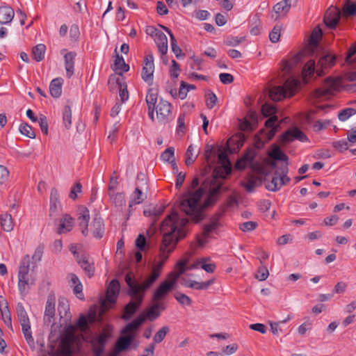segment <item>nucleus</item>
<instances>
[{
	"label": "nucleus",
	"mask_w": 356,
	"mask_h": 356,
	"mask_svg": "<svg viewBox=\"0 0 356 356\" xmlns=\"http://www.w3.org/2000/svg\"><path fill=\"white\" fill-rule=\"evenodd\" d=\"M270 156L275 160L287 161L288 156L279 148L275 147L270 153Z\"/></svg>",
	"instance_id": "obj_51"
},
{
	"label": "nucleus",
	"mask_w": 356,
	"mask_h": 356,
	"mask_svg": "<svg viewBox=\"0 0 356 356\" xmlns=\"http://www.w3.org/2000/svg\"><path fill=\"white\" fill-rule=\"evenodd\" d=\"M356 114V110L353 108H347L339 113V120L343 122L348 120L352 115Z\"/></svg>",
	"instance_id": "obj_52"
},
{
	"label": "nucleus",
	"mask_w": 356,
	"mask_h": 356,
	"mask_svg": "<svg viewBox=\"0 0 356 356\" xmlns=\"http://www.w3.org/2000/svg\"><path fill=\"white\" fill-rule=\"evenodd\" d=\"M115 52L117 53V49H115ZM114 65L117 69L121 70L122 72H128L129 70V65L125 63V61L122 56L116 54Z\"/></svg>",
	"instance_id": "obj_44"
},
{
	"label": "nucleus",
	"mask_w": 356,
	"mask_h": 356,
	"mask_svg": "<svg viewBox=\"0 0 356 356\" xmlns=\"http://www.w3.org/2000/svg\"><path fill=\"white\" fill-rule=\"evenodd\" d=\"M157 99L158 93L153 88H149L145 98L147 108L156 107Z\"/></svg>",
	"instance_id": "obj_39"
},
{
	"label": "nucleus",
	"mask_w": 356,
	"mask_h": 356,
	"mask_svg": "<svg viewBox=\"0 0 356 356\" xmlns=\"http://www.w3.org/2000/svg\"><path fill=\"white\" fill-rule=\"evenodd\" d=\"M339 88V81L332 77H328L325 79L323 87L314 91V96L317 98L325 97L331 95L333 92L338 90Z\"/></svg>",
	"instance_id": "obj_12"
},
{
	"label": "nucleus",
	"mask_w": 356,
	"mask_h": 356,
	"mask_svg": "<svg viewBox=\"0 0 356 356\" xmlns=\"http://www.w3.org/2000/svg\"><path fill=\"white\" fill-rule=\"evenodd\" d=\"M92 235L95 238L100 239L103 237L105 232V227L103 219L96 216L92 223Z\"/></svg>",
	"instance_id": "obj_25"
},
{
	"label": "nucleus",
	"mask_w": 356,
	"mask_h": 356,
	"mask_svg": "<svg viewBox=\"0 0 356 356\" xmlns=\"http://www.w3.org/2000/svg\"><path fill=\"white\" fill-rule=\"evenodd\" d=\"M170 45L172 51L175 54L177 58L184 56V54L182 53L181 49L177 45L175 35H171Z\"/></svg>",
	"instance_id": "obj_53"
},
{
	"label": "nucleus",
	"mask_w": 356,
	"mask_h": 356,
	"mask_svg": "<svg viewBox=\"0 0 356 356\" xmlns=\"http://www.w3.org/2000/svg\"><path fill=\"white\" fill-rule=\"evenodd\" d=\"M128 295L131 296L133 300L124 307L122 318L125 321H128L132 317L141 305L144 299V297L139 293H137V295H132L130 288H129L128 290Z\"/></svg>",
	"instance_id": "obj_10"
},
{
	"label": "nucleus",
	"mask_w": 356,
	"mask_h": 356,
	"mask_svg": "<svg viewBox=\"0 0 356 356\" xmlns=\"http://www.w3.org/2000/svg\"><path fill=\"white\" fill-rule=\"evenodd\" d=\"M304 56V53L303 52H300L298 54H297L296 55H295L291 59L290 61H284V66H283V70L284 71H286V72H289L291 68L295 66L296 65H297L298 63H299L302 57Z\"/></svg>",
	"instance_id": "obj_37"
},
{
	"label": "nucleus",
	"mask_w": 356,
	"mask_h": 356,
	"mask_svg": "<svg viewBox=\"0 0 356 356\" xmlns=\"http://www.w3.org/2000/svg\"><path fill=\"white\" fill-rule=\"evenodd\" d=\"M75 339L72 333H67L62 339L60 348L56 352V356H72L74 354Z\"/></svg>",
	"instance_id": "obj_14"
},
{
	"label": "nucleus",
	"mask_w": 356,
	"mask_h": 356,
	"mask_svg": "<svg viewBox=\"0 0 356 356\" xmlns=\"http://www.w3.org/2000/svg\"><path fill=\"white\" fill-rule=\"evenodd\" d=\"M1 316L4 323L9 327H12V319L10 312L8 309V306H5L3 308H1Z\"/></svg>",
	"instance_id": "obj_55"
},
{
	"label": "nucleus",
	"mask_w": 356,
	"mask_h": 356,
	"mask_svg": "<svg viewBox=\"0 0 356 356\" xmlns=\"http://www.w3.org/2000/svg\"><path fill=\"white\" fill-rule=\"evenodd\" d=\"M63 121L67 129H69L72 125V109L70 105L65 106L63 110Z\"/></svg>",
	"instance_id": "obj_40"
},
{
	"label": "nucleus",
	"mask_w": 356,
	"mask_h": 356,
	"mask_svg": "<svg viewBox=\"0 0 356 356\" xmlns=\"http://www.w3.org/2000/svg\"><path fill=\"white\" fill-rule=\"evenodd\" d=\"M45 51L46 46L44 44H37L32 49L33 58L38 62L42 60L44 58Z\"/></svg>",
	"instance_id": "obj_36"
},
{
	"label": "nucleus",
	"mask_w": 356,
	"mask_h": 356,
	"mask_svg": "<svg viewBox=\"0 0 356 356\" xmlns=\"http://www.w3.org/2000/svg\"><path fill=\"white\" fill-rule=\"evenodd\" d=\"M343 14L346 17L354 16L356 15V3L351 2L350 0H346L343 8Z\"/></svg>",
	"instance_id": "obj_42"
},
{
	"label": "nucleus",
	"mask_w": 356,
	"mask_h": 356,
	"mask_svg": "<svg viewBox=\"0 0 356 356\" xmlns=\"http://www.w3.org/2000/svg\"><path fill=\"white\" fill-rule=\"evenodd\" d=\"M322 36V31L319 27H316L308 40V47H307V50L309 51V54L313 55L316 51H317L318 47V40Z\"/></svg>",
	"instance_id": "obj_22"
},
{
	"label": "nucleus",
	"mask_w": 356,
	"mask_h": 356,
	"mask_svg": "<svg viewBox=\"0 0 356 356\" xmlns=\"http://www.w3.org/2000/svg\"><path fill=\"white\" fill-rule=\"evenodd\" d=\"M205 191L200 188L195 191H188L180 197L179 209L195 222H199L204 218V207L201 203V199Z\"/></svg>",
	"instance_id": "obj_2"
},
{
	"label": "nucleus",
	"mask_w": 356,
	"mask_h": 356,
	"mask_svg": "<svg viewBox=\"0 0 356 356\" xmlns=\"http://www.w3.org/2000/svg\"><path fill=\"white\" fill-rule=\"evenodd\" d=\"M155 108L157 119L159 121H165L171 113L172 105L167 100L160 98Z\"/></svg>",
	"instance_id": "obj_18"
},
{
	"label": "nucleus",
	"mask_w": 356,
	"mask_h": 356,
	"mask_svg": "<svg viewBox=\"0 0 356 356\" xmlns=\"http://www.w3.org/2000/svg\"><path fill=\"white\" fill-rule=\"evenodd\" d=\"M0 223L1 228L5 232H11L14 228V222L12 215L8 213H2L0 216Z\"/></svg>",
	"instance_id": "obj_32"
},
{
	"label": "nucleus",
	"mask_w": 356,
	"mask_h": 356,
	"mask_svg": "<svg viewBox=\"0 0 356 356\" xmlns=\"http://www.w3.org/2000/svg\"><path fill=\"white\" fill-rule=\"evenodd\" d=\"M147 195L144 193V191H142L138 188H135V191L131 194L130 197L129 207H131L134 204H138L142 203L145 199H146Z\"/></svg>",
	"instance_id": "obj_35"
},
{
	"label": "nucleus",
	"mask_w": 356,
	"mask_h": 356,
	"mask_svg": "<svg viewBox=\"0 0 356 356\" xmlns=\"http://www.w3.org/2000/svg\"><path fill=\"white\" fill-rule=\"evenodd\" d=\"M300 85L298 79L291 77L286 80L284 86H274L269 91V96L273 101L278 102L287 97H291Z\"/></svg>",
	"instance_id": "obj_6"
},
{
	"label": "nucleus",
	"mask_w": 356,
	"mask_h": 356,
	"mask_svg": "<svg viewBox=\"0 0 356 356\" xmlns=\"http://www.w3.org/2000/svg\"><path fill=\"white\" fill-rule=\"evenodd\" d=\"M158 277L157 273H151L149 277L143 284H139L135 280L134 274L129 272L125 275L124 280L128 287L130 288L132 295L139 293L145 297L146 291L155 282Z\"/></svg>",
	"instance_id": "obj_7"
},
{
	"label": "nucleus",
	"mask_w": 356,
	"mask_h": 356,
	"mask_svg": "<svg viewBox=\"0 0 356 356\" xmlns=\"http://www.w3.org/2000/svg\"><path fill=\"white\" fill-rule=\"evenodd\" d=\"M154 42L156 44L159 51L161 55V58L164 60V56L168 52V38L167 36L163 32H158ZM165 63L167 60H163Z\"/></svg>",
	"instance_id": "obj_24"
},
{
	"label": "nucleus",
	"mask_w": 356,
	"mask_h": 356,
	"mask_svg": "<svg viewBox=\"0 0 356 356\" xmlns=\"http://www.w3.org/2000/svg\"><path fill=\"white\" fill-rule=\"evenodd\" d=\"M145 320L146 316L143 314L139 315L136 318L124 326L120 332L121 334H135Z\"/></svg>",
	"instance_id": "obj_21"
},
{
	"label": "nucleus",
	"mask_w": 356,
	"mask_h": 356,
	"mask_svg": "<svg viewBox=\"0 0 356 356\" xmlns=\"http://www.w3.org/2000/svg\"><path fill=\"white\" fill-rule=\"evenodd\" d=\"M16 312L19 323L29 321V318L28 316L27 312H26L22 303H17Z\"/></svg>",
	"instance_id": "obj_43"
},
{
	"label": "nucleus",
	"mask_w": 356,
	"mask_h": 356,
	"mask_svg": "<svg viewBox=\"0 0 356 356\" xmlns=\"http://www.w3.org/2000/svg\"><path fill=\"white\" fill-rule=\"evenodd\" d=\"M143 314L146 316V318H148L149 321H154L160 316L161 313L154 306H152L148 309L147 314Z\"/></svg>",
	"instance_id": "obj_64"
},
{
	"label": "nucleus",
	"mask_w": 356,
	"mask_h": 356,
	"mask_svg": "<svg viewBox=\"0 0 356 356\" xmlns=\"http://www.w3.org/2000/svg\"><path fill=\"white\" fill-rule=\"evenodd\" d=\"M131 345L122 335L120 336L115 343V351L120 353L127 350Z\"/></svg>",
	"instance_id": "obj_47"
},
{
	"label": "nucleus",
	"mask_w": 356,
	"mask_h": 356,
	"mask_svg": "<svg viewBox=\"0 0 356 356\" xmlns=\"http://www.w3.org/2000/svg\"><path fill=\"white\" fill-rule=\"evenodd\" d=\"M280 26H275L269 33V39L272 42L275 43L279 41L280 38Z\"/></svg>",
	"instance_id": "obj_61"
},
{
	"label": "nucleus",
	"mask_w": 356,
	"mask_h": 356,
	"mask_svg": "<svg viewBox=\"0 0 356 356\" xmlns=\"http://www.w3.org/2000/svg\"><path fill=\"white\" fill-rule=\"evenodd\" d=\"M109 335L106 333H102L90 341L92 352L95 356H101L104 351V346Z\"/></svg>",
	"instance_id": "obj_19"
},
{
	"label": "nucleus",
	"mask_w": 356,
	"mask_h": 356,
	"mask_svg": "<svg viewBox=\"0 0 356 356\" xmlns=\"http://www.w3.org/2000/svg\"><path fill=\"white\" fill-rule=\"evenodd\" d=\"M30 266V257L29 255H25L19 265L18 275H29Z\"/></svg>",
	"instance_id": "obj_41"
},
{
	"label": "nucleus",
	"mask_w": 356,
	"mask_h": 356,
	"mask_svg": "<svg viewBox=\"0 0 356 356\" xmlns=\"http://www.w3.org/2000/svg\"><path fill=\"white\" fill-rule=\"evenodd\" d=\"M55 304L56 298L54 296L49 295L47 298V300L45 305L44 316V320L45 321L51 322V318L55 315Z\"/></svg>",
	"instance_id": "obj_27"
},
{
	"label": "nucleus",
	"mask_w": 356,
	"mask_h": 356,
	"mask_svg": "<svg viewBox=\"0 0 356 356\" xmlns=\"http://www.w3.org/2000/svg\"><path fill=\"white\" fill-rule=\"evenodd\" d=\"M258 224L254 221H248L240 224L239 228L243 232H251L257 228Z\"/></svg>",
	"instance_id": "obj_59"
},
{
	"label": "nucleus",
	"mask_w": 356,
	"mask_h": 356,
	"mask_svg": "<svg viewBox=\"0 0 356 356\" xmlns=\"http://www.w3.org/2000/svg\"><path fill=\"white\" fill-rule=\"evenodd\" d=\"M73 227V218L68 214L63 215V218L60 219L59 227L58 229V234L70 232Z\"/></svg>",
	"instance_id": "obj_30"
},
{
	"label": "nucleus",
	"mask_w": 356,
	"mask_h": 356,
	"mask_svg": "<svg viewBox=\"0 0 356 356\" xmlns=\"http://www.w3.org/2000/svg\"><path fill=\"white\" fill-rule=\"evenodd\" d=\"M269 275L268 270L266 267L261 265V266L259 268L257 273L256 275V278L259 281L266 280Z\"/></svg>",
	"instance_id": "obj_62"
},
{
	"label": "nucleus",
	"mask_w": 356,
	"mask_h": 356,
	"mask_svg": "<svg viewBox=\"0 0 356 356\" xmlns=\"http://www.w3.org/2000/svg\"><path fill=\"white\" fill-rule=\"evenodd\" d=\"M154 72V56L152 54L145 56L143 60V67L142 70V79L143 80L152 84L153 81V74Z\"/></svg>",
	"instance_id": "obj_15"
},
{
	"label": "nucleus",
	"mask_w": 356,
	"mask_h": 356,
	"mask_svg": "<svg viewBox=\"0 0 356 356\" xmlns=\"http://www.w3.org/2000/svg\"><path fill=\"white\" fill-rule=\"evenodd\" d=\"M295 139L301 142L308 141L307 136L297 127L288 129L281 136V142L283 143H290Z\"/></svg>",
	"instance_id": "obj_16"
},
{
	"label": "nucleus",
	"mask_w": 356,
	"mask_h": 356,
	"mask_svg": "<svg viewBox=\"0 0 356 356\" xmlns=\"http://www.w3.org/2000/svg\"><path fill=\"white\" fill-rule=\"evenodd\" d=\"M278 118L277 115H274L270 117L266 121L265 126L267 128H270V131L268 134V138L271 139L275 134L277 131V128L279 127L278 124H275L277 121Z\"/></svg>",
	"instance_id": "obj_34"
},
{
	"label": "nucleus",
	"mask_w": 356,
	"mask_h": 356,
	"mask_svg": "<svg viewBox=\"0 0 356 356\" xmlns=\"http://www.w3.org/2000/svg\"><path fill=\"white\" fill-rule=\"evenodd\" d=\"M218 159L222 163V165L216 167L213 172V179L209 184L208 191L211 198L213 199L222 191V179H225L227 175L232 172V165L229 162L227 155L225 153H220L218 155Z\"/></svg>",
	"instance_id": "obj_3"
},
{
	"label": "nucleus",
	"mask_w": 356,
	"mask_h": 356,
	"mask_svg": "<svg viewBox=\"0 0 356 356\" xmlns=\"http://www.w3.org/2000/svg\"><path fill=\"white\" fill-rule=\"evenodd\" d=\"M273 10L277 14H280L282 13H286L290 10V8L289 6L286 5L285 2H283L282 1L274 6Z\"/></svg>",
	"instance_id": "obj_63"
},
{
	"label": "nucleus",
	"mask_w": 356,
	"mask_h": 356,
	"mask_svg": "<svg viewBox=\"0 0 356 356\" xmlns=\"http://www.w3.org/2000/svg\"><path fill=\"white\" fill-rule=\"evenodd\" d=\"M120 289L118 280H113L108 286L106 298L101 301L100 306L103 312L109 309L116 302Z\"/></svg>",
	"instance_id": "obj_9"
},
{
	"label": "nucleus",
	"mask_w": 356,
	"mask_h": 356,
	"mask_svg": "<svg viewBox=\"0 0 356 356\" xmlns=\"http://www.w3.org/2000/svg\"><path fill=\"white\" fill-rule=\"evenodd\" d=\"M29 282V275H18V289L21 294L26 293Z\"/></svg>",
	"instance_id": "obj_46"
},
{
	"label": "nucleus",
	"mask_w": 356,
	"mask_h": 356,
	"mask_svg": "<svg viewBox=\"0 0 356 356\" xmlns=\"http://www.w3.org/2000/svg\"><path fill=\"white\" fill-rule=\"evenodd\" d=\"M90 219L89 210L86 207H83L80 210L79 216L78 218L79 225L81 228V233L84 236L88 234V222Z\"/></svg>",
	"instance_id": "obj_26"
},
{
	"label": "nucleus",
	"mask_w": 356,
	"mask_h": 356,
	"mask_svg": "<svg viewBox=\"0 0 356 356\" xmlns=\"http://www.w3.org/2000/svg\"><path fill=\"white\" fill-rule=\"evenodd\" d=\"M188 222V218H180L176 211H173L162 222L161 232L163 236L160 246V261L153 266L152 273H157L159 277L169 254L174 250L177 243L185 237L186 234L185 226Z\"/></svg>",
	"instance_id": "obj_1"
},
{
	"label": "nucleus",
	"mask_w": 356,
	"mask_h": 356,
	"mask_svg": "<svg viewBox=\"0 0 356 356\" xmlns=\"http://www.w3.org/2000/svg\"><path fill=\"white\" fill-rule=\"evenodd\" d=\"M14 10L10 6L0 7V24H9L14 17Z\"/></svg>",
	"instance_id": "obj_29"
},
{
	"label": "nucleus",
	"mask_w": 356,
	"mask_h": 356,
	"mask_svg": "<svg viewBox=\"0 0 356 356\" xmlns=\"http://www.w3.org/2000/svg\"><path fill=\"white\" fill-rule=\"evenodd\" d=\"M220 215L217 214L211 218L209 223L204 225L202 236L197 238L200 245L203 246L207 242L209 235L220 226Z\"/></svg>",
	"instance_id": "obj_13"
},
{
	"label": "nucleus",
	"mask_w": 356,
	"mask_h": 356,
	"mask_svg": "<svg viewBox=\"0 0 356 356\" xmlns=\"http://www.w3.org/2000/svg\"><path fill=\"white\" fill-rule=\"evenodd\" d=\"M63 83V80L62 78H56L51 81L49 92L53 97L58 98L61 95Z\"/></svg>",
	"instance_id": "obj_31"
},
{
	"label": "nucleus",
	"mask_w": 356,
	"mask_h": 356,
	"mask_svg": "<svg viewBox=\"0 0 356 356\" xmlns=\"http://www.w3.org/2000/svg\"><path fill=\"white\" fill-rule=\"evenodd\" d=\"M175 298L181 305H191L192 303L191 299L186 294L181 293H177L175 295Z\"/></svg>",
	"instance_id": "obj_60"
},
{
	"label": "nucleus",
	"mask_w": 356,
	"mask_h": 356,
	"mask_svg": "<svg viewBox=\"0 0 356 356\" xmlns=\"http://www.w3.org/2000/svg\"><path fill=\"white\" fill-rule=\"evenodd\" d=\"M82 191V185L78 181L75 183L73 186L71 188L70 193H69V197L73 200H76L77 198L78 193H81Z\"/></svg>",
	"instance_id": "obj_56"
},
{
	"label": "nucleus",
	"mask_w": 356,
	"mask_h": 356,
	"mask_svg": "<svg viewBox=\"0 0 356 356\" xmlns=\"http://www.w3.org/2000/svg\"><path fill=\"white\" fill-rule=\"evenodd\" d=\"M170 331V328L168 326H163L161 329L159 330L158 332L154 334L153 341L155 343H161L164 338L165 337L166 334Z\"/></svg>",
	"instance_id": "obj_48"
},
{
	"label": "nucleus",
	"mask_w": 356,
	"mask_h": 356,
	"mask_svg": "<svg viewBox=\"0 0 356 356\" xmlns=\"http://www.w3.org/2000/svg\"><path fill=\"white\" fill-rule=\"evenodd\" d=\"M108 84L111 91H113L115 89L119 90V95L122 103L129 99V92L123 78L117 77L115 75H111Z\"/></svg>",
	"instance_id": "obj_11"
},
{
	"label": "nucleus",
	"mask_w": 356,
	"mask_h": 356,
	"mask_svg": "<svg viewBox=\"0 0 356 356\" xmlns=\"http://www.w3.org/2000/svg\"><path fill=\"white\" fill-rule=\"evenodd\" d=\"M261 113L266 118L274 115L276 113V108L273 105L265 104L262 106Z\"/></svg>",
	"instance_id": "obj_57"
},
{
	"label": "nucleus",
	"mask_w": 356,
	"mask_h": 356,
	"mask_svg": "<svg viewBox=\"0 0 356 356\" xmlns=\"http://www.w3.org/2000/svg\"><path fill=\"white\" fill-rule=\"evenodd\" d=\"M282 186L279 177H274L272 180L266 185V188L270 191H277Z\"/></svg>",
	"instance_id": "obj_49"
},
{
	"label": "nucleus",
	"mask_w": 356,
	"mask_h": 356,
	"mask_svg": "<svg viewBox=\"0 0 356 356\" xmlns=\"http://www.w3.org/2000/svg\"><path fill=\"white\" fill-rule=\"evenodd\" d=\"M341 11L336 7L329 8L324 16V23L330 29H334L341 17Z\"/></svg>",
	"instance_id": "obj_17"
},
{
	"label": "nucleus",
	"mask_w": 356,
	"mask_h": 356,
	"mask_svg": "<svg viewBox=\"0 0 356 356\" xmlns=\"http://www.w3.org/2000/svg\"><path fill=\"white\" fill-rule=\"evenodd\" d=\"M334 61V57L330 54H325L321 56L316 66L314 60H309L303 67L302 74L305 79L310 77L314 72H316L318 76H322L325 74L324 70L332 66Z\"/></svg>",
	"instance_id": "obj_5"
},
{
	"label": "nucleus",
	"mask_w": 356,
	"mask_h": 356,
	"mask_svg": "<svg viewBox=\"0 0 356 356\" xmlns=\"http://www.w3.org/2000/svg\"><path fill=\"white\" fill-rule=\"evenodd\" d=\"M177 271H172L168 275V278L161 282L153 294L152 300L156 301L163 298L175 287L179 277L185 273L186 263L183 261H177L176 266Z\"/></svg>",
	"instance_id": "obj_4"
},
{
	"label": "nucleus",
	"mask_w": 356,
	"mask_h": 356,
	"mask_svg": "<svg viewBox=\"0 0 356 356\" xmlns=\"http://www.w3.org/2000/svg\"><path fill=\"white\" fill-rule=\"evenodd\" d=\"M22 330L24 334V338L31 348L35 347L34 339L32 336V332L31 330L30 321L26 323H21Z\"/></svg>",
	"instance_id": "obj_33"
},
{
	"label": "nucleus",
	"mask_w": 356,
	"mask_h": 356,
	"mask_svg": "<svg viewBox=\"0 0 356 356\" xmlns=\"http://www.w3.org/2000/svg\"><path fill=\"white\" fill-rule=\"evenodd\" d=\"M62 210L60 195L56 188H52L50 193V216H55Z\"/></svg>",
	"instance_id": "obj_20"
},
{
	"label": "nucleus",
	"mask_w": 356,
	"mask_h": 356,
	"mask_svg": "<svg viewBox=\"0 0 356 356\" xmlns=\"http://www.w3.org/2000/svg\"><path fill=\"white\" fill-rule=\"evenodd\" d=\"M261 184V181L258 177H252L248 180L247 182H242L241 186L248 193H253L254 188Z\"/></svg>",
	"instance_id": "obj_38"
},
{
	"label": "nucleus",
	"mask_w": 356,
	"mask_h": 356,
	"mask_svg": "<svg viewBox=\"0 0 356 356\" xmlns=\"http://www.w3.org/2000/svg\"><path fill=\"white\" fill-rule=\"evenodd\" d=\"M76 261L89 277L93 276L95 267L93 266V263L90 261V258L87 254H77Z\"/></svg>",
	"instance_id": "obj_23"
},
{
	"label": "nucleus",
	"mask_w": 356,
	"mask_h": 356,
	"mask_svg": "<svg viewBox=\"0 0 356 356\" xmlns=\"http://www.w3.org/2000/svg\"><path fill=\"white\" fill-rule=\"evenodd\" d=\"M19 132L29 138H35V134L33 131L32 127L27 123H22L19 127Z\"/></svg>",
	"instance_id": "obj_45"
},
{
	"label": "nucleus",
	"mask_w": 356,
	"mask_h": 356,
	"mask_svg": "<svg viewBox=\"0 0 356 356\" xmlns=\"http://www.w3.org/2000/svg\"><path fill=\"white\" fill-rule=\"evenodd\" d=\"M158 277L157 273H151L149 277L143 284H139L135 280L134 274L129 272L125 275L124 280L128 287L130 288L132 295L139 293L145 297L146 291L155 282Z\"/></svg>",
	"instance_id": "obj_8"
},
{
	"label": "nucleus",
	"mask_w": 356,
	"mask_h": 356,
	"mask_svg": "<svg viewBox=\"0 0 356 356\" xmlns=\"http://www.w3.org/2000/svg\"><path fill=\"white\" fill-rule=\"evenodd\" d=\"M136 188L146 191L148 188L147 180L143 173H138L136 182Z\"/></svg>",
	"instance_id": "obj_50"
},
{
	"label": "nucleus",
	"mask_w": 356,
	"mask_h": 356,
	"mask_svg": "<svg viewBox=\"0 0 356 356\" xmlns=\"http://www.w3.org/2000/svg\"><path fill=\"white\" fill-rule=\"evenodd\" d=\"M76 53L70 51L64 54L65 68L66 76L70 78L74 74V58Z\"/></svg>",
	"instance_id": "obj_28"
},
{
	"label": "nucleus",
	"mask_w": 356,
	"mask_h": 356,
	"mask_svg": "<svg viewBox=\"0 0 356 356\" xmlns=\"http://www.w3.org/2000/svg\"><path fill=\"white\" fill-rule=\"evenodd\" d=\"M175 155V148L173 147H168L162 154H161V159L164 162L170 163L172 160H173V157Z\"/></svg>",
	"instance_id": "obj_54"
},
{
	"label": "nucleus",
	"mask_w": 356,
	"mask_h": 356,
	"mask_svg": "<svg viewBox=\"0 0 356 356\" xmlns=\"http://www.w3.org/2000/svg\"><path fill=\"white\" fill-rule=\"evenodd\" d=\"M245 40V37H234V36H228L225 43L227 46H232L235 47L237 46L241 42H243Z\"/></svg>",
	"instance_id": "obj_58"
}]
</instances>
